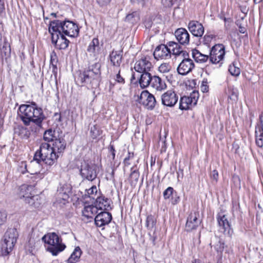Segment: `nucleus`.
Here are the masks:
<instances>
[{
  "label": "nucleus",
  "instance_id": "c85d7f7f",
  "mask_svg": "<svg viewBox=\"0 0 263 263\" xmlns=\"http://www.w3.org/2000/svg\"><path fill=\"white\" fill-rule=\"evenodd\" d=\"M82 251L79 247H77L67 261V263H77L79 261Z\"/></svg>",
  "mask_w": 263,
  "mask_h": 263
},
{
  "label": "nucleus",
  "instance_id": "c756f323",
  "mask_svg": "<svg viewBox=\"0 0 263 263\" xmlns=\"http://www.w3.org/2000/svg\"><path fill=\"white\" fill-rule=\"evenodd\" d=\"M168 46L171 49V53L176 55H179L181 54H183V55L185 54V52L182 51L181 49L180 46L175 42H169L168 43Z\"/></svg>",
  "mask_w": 263,
  "mask_h": 263
},
{
  "label": "nucleus",
  "instance_id": "8fccbe9b",
  "mask_svg": "<svg viewBox=\"0 0 263 263\" xmlns=\"http://www.w3.org/2000/svg\"><path fill=\"white\" fill-rule=\"evenodd\" d=\"M98 4L101 6H105L108 4L110 0H97Z\"/></svg>",
  "mask_w": 263,
  "mask_h": 263
},
{
  "label": "nucleus",
  "instance_id": "774afa93",
  "mask_svg": "<svg viewBox=\"0 0 263 263\" xmlns=\"http://www.w3.org/2000/svg\"><path fill=\"white\" fill-rule=\"evenodd\" d=\"M2 41V35L0 34V43Z\"/></svg>",
  "mask_w": 263,
  "mask_h": 263
},
{
  "label": "nucleus",
  "instance_id": "9d476101",
  "mask_svg": "<svg viewBox=\"0 0 263 263\" xmlns=\"http://www.w3.org/2000/svg\"><path fill=\"white\" fill-rule=\"evenodd\" d=\"M199 98L198 91H193L189 96H184L181 98L179 101V109L181 110H187L194 106Z\"/></svg>",
  "mask_w": 263,
  "mask_h": 263
},
{
  "label": "nucleus",
  "instance_id": "a211bd4d",
  "mask_svg": "<svg viewBox=\"0 0 263 263\" xmlns=\"http://www.w3.org/2000/svg\"><path fill=\"white\" fill-rule=\"evenodd\" d=\"M174 35L178 42L181 45H187L190 42V34L187 30L183 28L177 29Z\"/></svg>",
  "mask_w": 263,
  "mask_h": 263
},
{
  "label": "nucleus",
  "instance_id": "f03ea898",
  "mask_svg": "<svg viewBox=\"0 0 263 263\" xmlns=\"http://www.w3.org/2000/svg\"><path fill=\"white\" fill-rule=\"evenodd\" d=\"M19 110L20 118L25 125L34 124L38 127H41L44 117L42 109L35 103L21 105Z\"/></svg>",
  "mask_w": 263,
  "mask_h": 263
},
{
  "label": "nucleus",
  "instance_id": "72a5a7b5",
  "mask_svg": "<svg viewBox=\"0 0 263 263\" xmlns=\"http://www.w3.org/2000/svg\"><path fill=\"white\" fill-rule=\"evenodd\" d=\"M43 138L47 142L53 141L57 139L55 135V131L51 129H49L45 131L44 134Z\"/></svg>",
  "mask_w": 263,
  "mask_h": 263
},
{
  "label": "nucleus",
  "instance_id": "13d9d810",
  "mask_svg": "<svg viewBox=\"0 0 263 263\" xmlns=\"http://www.w3.org/2000/svg\"><path fill=\"white\" fill-rule=\"evenodd\" d=\"M111 151H112L111 155H112V159H114L115 157V151L112 146H111Z\"/></svg>",
  "mask_w": 263,
  "mask_h": 263
},
{
  "label": "nucleus",
  "instance_id": "20e7f679",
  "mask_svg": "<svg viewBox=\"0 0 263 263\" xmlns=\"http://www.w3.org/2000/svg\"><path fill=\"white\" fill-rule=\"evenodd\" d=\"M42 240L45 243L48 245L46 250L51 253L53 256H57L66 247L62 242V238L54 232L45 234L42 238Z\"/></svg>",
  "mask_w": 263,
  "mask_h": 263
},
{
  "label": "nucleus",
  "instance_id": "4d7b16f0",
  "mask_svg": "<svg viewBox=\"0 0 263 263\" xmlns=\"http://www.w3.org/2000/svg\"><path fill=\"white\" fill-rule=\"evenodd\" d=\"M246 31V29L244 27H239V32L241 33H245Z\"/></svg>",
  "mask_w": 263,
  "mask_h": 263
},
{
  "label": "nucleus",
  "instance_id": "aec40b11",
  "mask_svg": "<svg viewBox=\"0 0 263 263\" xmlns=\"http://www.w3.org/2000/svg\"><path fill=\"white\" fill-rule=\"evenodd\" d=\"M190 31L194 36L201 37L204 33V28L202 25L197 21H191L188 25Z\"/></svg>",
  "mask_w": 263,
  "mask_h": 263
},
{
  "label": "nucleus",
  "instance_id": "f257e3e1",
  "mask_svg": "<svg viewBox=\"0 0 263 263\" xmlns=\"http://www.w3.org/2000/svg\"><path fill=\"white\" fill-rule=\"evenodd\" d=\"M100 67V64L96 63L89 66L87 70L78 72L74 77L76 83L79 85L85 86L88 89L97 87L101 74Z\"/></svg>",
  "mask_w": 263,
  "mask_h": 263
},
{
  "label": "nucleus",
  "instance_id": "c9c22d12",
  "mask_svg": "<svg viewBox=\"0 0 263 263\" xmlns=\"http://www.w3.org/2000/svg\"><path fill=\"white\" fill-rule=\"evenodd\" d=\"M229 71L234 76H238L240 73V68L236 66V63H233L229 66Z\"/></svg>",
  "mask_w": 263,
  "mask_h": 263
},
{
  "label": "nucleus",
  "instance_id": "4be33fe9",
  "mask_svg": "<svg viewBox=\"0 0 263 263\" xmlns=\"http://www.w3.org/2000/svg\"><path fill=\"white\" fill-rule=\"evenodd\" d=\"M100 48L98 39L94 38L90 43L87 50L90 57L97 59L99 53Z\"/></svg>",
  "mask_w": 263,
  "mask_h": 263
},
{
  "label": "nucleus",
  "instance_id": "0e129e2a",
  "mask_svg": "<svg viewBox=\"0 0 263 263\" xmlns=\"http://www.w3.org/2000/svg\"><path fill=\"white\" fill-rule=\"evenodd\" d=\"M57 15V14L55 13H50V16L55 17Z\"/></svg>",
  "mask_w": 263,
  "mask_h": 263
},
{
  "label": "nucleus",
  "instance_id": "052dcab7",
  "mask_svg": "<svg viewBox=\"0 0 263 263\" xmlns=\"http://www.w3.org/2000/svg\"><path fill=\"white\" fill-rule=\"evenodd\" d=\"M192 263H200V262L198 260L194 259L192 261Z\"/></svg>",
  "mask_w": 263,
  "mask_h": 263
},
{
  "label": "nucleus",
  "instance_id": "dca6fc26",
  "mask_svg": "<svg viewBox=\"0 0 263 263\" xmlns=\"http://www.w3.org/2000/svg\"><path fill=\"white\" fill-rule=\"evenodd\" d=\"M199 214L197 212H191L187 218L185 230L190 232L196 229L200 224L201 221L198 219Z\"/></svg>",
  "mask_w": 263,
  "mask_h": 263
},
{
  "label": "nucleus",
  "instance_id": "b1692460",
  "mask_svg": "<svg viewBox=\"0 0 263 263\" xmlns=\"http://www.w3.org/2000/svg\"><path fill=\"white\" fill-rule=\"evenodd\" d=\"M260 124L256 127V143L260 147L263 146V118H260Z\"/></svg>",
  "mask_w": 263,
  "mask_h": 263
},
{
  "label": "nucleus",
  "instance_id": "6e6d98bb",
  "mask_svg": "<svg viewBox=\"0 0 263 263\" xmlns=\"http://www.w3.org/2000/svg\"><path fill=\"white\" fill-rule=\"evenodd\" d=\"M20 58L21 60L22 63H23L24 60L25 59V54L23 52H22L20 55Z\"/></svg>",
  "mask_w": 263,
  "mask_h": 263
},
{
  "label": "nucleus",
  "instance_id": "bf43d9fd",
  "mask_svg": "<svg viewBox=\"0 0 263 263\" xmlns=\"http://www.w3.org/2000/svg\"><path fill=\"white\" fill-rule=\"evenodd\" d=\"M40 198H39V199L37 201L36 200H30L31 202H39L40 203V205L41 204V202L40 201Z\"/></svg>",
  "mask_w": 263,
  "mask_h": 263
},
{
  "label": "nucleus",
  "instance_id": "09e8293b",
  "mask_svg": "<svg viewBox=\"0 0 263 263\" xmlns=\"http://www.w3.org/2000/svg\"><path fill=\"white\" fill-rule=\"evenodd\" d=\"M97 192V189L96 185L92 186L87 191V194L90 196Z\"/></svg>",
  "mask_w": 263,
  "mask_h": 263
},
{
  "label": "nucleus",
  "instance_id": "7ed1b4c3",
  "mask_svg": "<svg viewBox=\"0 0 263 263\" xmlns=\"http://www.w3.org/2000/svg\"><path fill=\"white\" fill-rule=\"evenodd\" d=\"M59 157V155L51 148L48 142H43L41 144L40 149L34 154V160L36 161V165L40 167V161H44L48 165H52L57 161Z\"/></svg>",
  "mask_w": 263,
  "mask_h": 263
},
{
  "label": "nucleus",
  "instance_id": "69168bd1",
  "mask_svg": "<svg viewBox=\"0 0 263 263\" xmlns=\"http://www.w3.org/2000/svg\"><path fill=\"white\" fill-rule=\"evenodd\" d=\"M173 4L171 2H170L169 3L167 4V6H172Z\"/></svg>",
  "mask_w": 263,
  "mask_h": 263
},
{
  "label": "nucleus",
  "instance_id": "9b49d317",
  "mask_svg": "<svg viewBox=\"0 0 263 263\" xmlns=\"http://www.w3.org/2000/svg\"><path fill=\"white\" fill-rule=\"evenodd\" d=\"M219 230L229 237H232L233 230L226 215L219 214L217 217Z\"/></svg>",
  "mask_w": 263,
  "mask_h": 263
},
{
  "label": "nucleus",
  "instance_id": "0eeeda50",
  "mask_svg": "<svg viewBox=\"0 0 263 263\" xmlns=\"http://www.w3.org/2000/svg\"><path fill=\"white\" fill-rule=\"evenodd\" d=\"M19 196L21 198H24L25 201L31 206L34 208H39L40 203L39 202H31V200H38L40 197L34 195L33 187L31 185H23L20 188Z\"/></svg>",
  "mask_w": 263,
  "mask_h": 263
},
{
  "label": "nucleus",
  "instance_id": "39448f33",
  "mask_svg": "<svg viewBox=\"0 0 263 263\" xmlns=\"http://www.w3.org/2000/svg\"><path fill=\"white\" fill-rule=\"evenodd\" d=\"M51 28L54 30H61L64 35L75 37L79 34L78 26L69 21L62 22L59 20L51 21Z\"/></svg>",
  "mask_w": 263,
  "mask_h": 263
},
{
  "label": "nucleus",
  "instance_id": "bb28decb",
  "mask_svg": "<svg viewBox=\"0 0 263 263\" xmlns=\"http://www.w3.org/2000/svg\"><path fill=\"white\" fill-rule=\"evenodd\" d=\"M66 147V143L63 139H55L53 141L52 146H51V148L57 152L59 155L60 154L64 151Z\"/></svg>",
  "mask_w": 263,
  "mask_h": 263
},
{
  "label": "nucleus",
  "instance_id": "37998d69",
  "mask_svg": "<svg viewBox=\"0 0 263 263\" xmlns=\"http://www.w3.org/2000/svg\"><path fill=\"white\" fill-rule=\"evenodd\" d=\"M208 81L206 79H204L200 86V89L203 92H206L209 90V86L208 85Z\"/></svg>",
  "mask_w": 263,
  "mask_h": 263
},
{
  "label": "nucleus",
  "instance_id": "1a4fd4ad",
  "mask_svg": "<svg viewBox=\"0 0 263 263\" xmlns=\"http://www.w3.org/2000/svg\"><path fill=\"white\" fill-rule=\"evenodd\" d=\"M225 53V47L223 45H215L211 49L209 56L210 62L215 64L219 63L224 59Z\"/></svg>",
  "mask_w": 263,
  "mask_h": 263
},
{
  "label": "nucleus",
  "instance_id": "6ab92c4d",
  "mask_svg": "<svg viewBox=\"0 0 263 263\" xmlns=\"http://www.w3.org/2000/svg\"><path fill=\"white\" fill-rule=\"evenodd\" d=\"M112 219L111 215L107 212H102L98 214L95 218L96 224L101 227L105 224H108Z\"/></svg>",
  "mask_w": 263,
  "mask_h": 263
},
{
  "label": "nucleus",
  "instance_id": "603ef678",
  "mask_svg": "<svg viewBox=\"0 0 263 263\" xmlns=\"http://www.w3.org/2000/svg\"><path fill=\"white\" fill-rule=\"evenodd\" d=\"M134 157V154L133 153H128V156L126 157L125 159H124V162L125 163V164H127V165H128L129 163L127 162V161L131 158H133Z\"/></svg>",
  "mask_w": 263,
  "mask_h": 263
},
{
  "label": "nucleus",
  "instance_id": "a18cd8bd",
  "mask_svg": "<svg viewBox=\"0 0 263 263\" xmlns=\"http://www.w3.org/2000/svg\"><path fill=\"white\" fill-rule=\"evenodd\" d=\"M238 91L236 88H232L229 89V97L231 99H235L238 97Z\"/></svg>",
  "mask_w": 263,
  "mask_h": 263
},
{
  "label": "nucleus",
  "instance_id": "f704fd0d",
  "mask_svg": "<svg viewBox=\"0 0 263 263\" xmlns=\"http://www.w3.org/2000/svg\"><path fill=\"white\" fill-rule=\"evenodd\" d=\"M69 43V41L66 39L64 35H61V37L55 46L60 49H64L68 47Z\"/></svg>",
  "mask_w": 263,
  "mask_h": 263
},
{
  "label": "nucleus",
  "instance_id": "5701e85b",
  "mask_svg": "<svg viewBox=\"0 0 263 263\" xmlns=\"http://www.w3.org/2000/svg\"><path fill=\"white\" fill-rule=\"evenodd\" d=\"M150 86L156 91H162L166 88L165 81L157 76L153 77Z\"/></svg>",
  "mask_w": 263,
  "mask_h": 263
},
{
  "label": "nucleus",
  "instance_id": "2eb2a0df",
  "mask_svg": "<svg viewBox=\"0 0 263 263\" xmlns=\"http://www.w3.org/2000/svg\"><path fill=\"white\" fill-rule=\"evenodd\" d=\"M154 58L157 60L168 59L171 58V49L167 45L161 44L157 46L154 52Z\"/></svg>",
  "mask_w": 263,
  "mask_h": 263
},
{
  "label": "nucleus",
  "instance_id": "680f3d73",
  "mask_svg": "<svg viewBox=\"0 0 263 263\" xmlns=\"http://www.w3.org/2000/svg\"><path fill=\"white\" fill-rule=\"evenodd\" d=\"M234 179L235 180H237L239 182L240 181V179H239V178L238 177V176H235L234 177Z\"/></svg>",
  "mask_w": 263,
  "mask_h": 263
},
{
  "label": "nucleus",
  "instance_id": "49530a36",
  "mask_svg": "<svg viewBox=\"0 0 263 263\" xmlns=\"http://www.w3.org/2000/svg\"><path fill=\"white\" fill-rule=\"evenodd\" d=\"M120 70H118V73L116 74L115 77V80L117 82L120 84H124L125 83L124 79L121 76L120 74Z\"/></svg>",
  "mask_w": 263,
  "mask_h": 263
},
{
  "label": "nucleus",
  "instance_id": "473e14b6",
  "mask_svg": "<svg viewBox=\"0 0 263 263\" xmlns=\"http://www.w3.org/2000/svg\"><path fill=\"white\" fill-rule=\"evenodd\" d=\"M29 170L27 169V164L25 162H22L20 164V166L19 167V171L22 174H25L26 172H28L30 173L31 175H33L34 177L36 178V176H38L37 171H34L30 169V166L29 167Z\"/></svg>",
  "mask_w": 263,
  "mask_h": 263
},
{
  "label": "nucleus",
  "instance_id": "79ce46f5",
  "mask_svg": "<svg viewBox=\"0 0 263 263\" xmlns=\"http://www.w3.org/2000/svg\"><path fill=\"white\" fill-rule=\"evenodd\" d=\"M155 224V222L152 216H148L146 219V226L149 229H152Z\"/></svg>",
  "mask_w": 263,
  "mask_h": 263
},
{
  "label": "nucleus",
  "instance_id": "58836bf2",
  "mask_svg": "<svg viewBox=\"0 0 263 263\" xmlns=\"http://www.w3.org/2000/svg\"><path fill=\"white\" fill-rule=\"evenodd\" d=\"M131 171L132 172L130 175V180L132 182H137L139 177V173L136 170H133V168H132Z\"/></svg>",
  "mask_w": 263,
  "mask_h": 263
},
{
  "label": "nucleus",
  "instance_id": "393cba45",
  "mask_svg": "<svg viewBox=\"0 0 263 263\" xmlns=\"http://www.w3.org/2000/svg\"><path fill=\"white\" fill-rule=\"evenodd\" d=\"M98 212V208L93 205L85 206L82 211V215L87 219H92Z\"/></svg>",
  "mask_w": 263,
  "mask_h": 263
},
{
  "label": "nucleus",
  "instance_id": "f3484780",
  "mask_svg": "<svg viewBox=\"0 0 263 263\" xmlns=\"http://www.w3.org/2000/svg\"><path fill=\"white\" fill-rule=\"evenodd\" d=\"M194 66V63L191 59L185 58L178 65L177 71L180 74L185 75L192 71Z\"/></svg>",
  "mask_w": 263,
  "mask_h": 263
},
{
  "label": "nucleus",
  "instance_id": "de8ad7c7",
  "mask_svg": "<svg viewBox=\"0 0 263 263\" xmlns=\"http://www.w3.org/2000/svg\"><path fill=\"white\" fill-rule=\"evenodd\" d=\"M211 178L215 180L216 182L217 181L218 178V173L217 170H213L211 174Z\"/></svg>",
  "mask_w": 263,
  "mask_h": 263
},
{
  "label": "nucleus",
  "instance_id": "c03bdc74",
  "mask_svg": "<svg viewBox=\"0 0 263 263\" xmlns=\"http://www.w3.org/2000/svg\"><path fill=\"white\" fill-rule=\"evenodd\" d=\"M90 133L91 134V136L93 139L97 138L100 135V132L97 129L96 126H93L91 128Z\"/></svg>",
  "mask_w": 263,
  "mask_h": 263
},
{
  "label": "nucleus",
  "instance_id": "4c0bfd02",
  "mask_svg": "<svg viewBox=\"0 0 263 263\" xmlns=\"http://www.w3.org/2000/svg\"><path fill=\"white\" fill-rule=\"evenodd\" d=\"M138 19V16H137V13L136 12L128 14L125 18L126 21L130 22L132 23H134Z\"/></svg>",
  "mask_w": 263,
  "mask_h": 263
},
{
  "label": "nucleus",
  "instance_id": "e433bc0d",
  "mask_svg": "<svg viewBox=\"0 0 263 263\" xmlns=\"http://www.w3.org/2000/svg\"><path fill=\"white\" fill-rule=\"evenodd\" d=\"M171 69V65L167 63L161 64L158 67V71L163 73H167L170 71Z\"/></svg>",
  "mask_w": 263,
  "mask_h": 263
},
{
  "label": "nucleus",
  "instance_id": "2f4dec72",
  "mask_svg": "<svg viewBox=\"0 0 263 263\" xmlns=\"http://www.w3.org/2000/svg\"><path fill=\"white\" fill-rule=\"evenodd\" d=\"M110 59L112 65L116 67H119L121 62L122 54L118 51L112 52L110 54Z\"/></svg>",
  "mask_w": 263,
  "mask_h": 263
},
{
  "label": "nucleus",
  "instance_id": "5fc2aeb1",
  "mask_svg": "<svg viewBox=\"0 0 263 263\" xmlns=\"http://www.w3.org/2000/svg\"><path fill=\"white\" fill-rule=\"evenodd\" d=\"M132 2L134 4H141L143 6L145 3L144 0H131Z\"/></svg>",
  "mask_w": 263,
  "mask_h": 263
},
{
  "label": "nucleus",
  "instance_id": "a878e982",
  "mask_svg": "<svg viewBox=\"0 0 263 263\" xmlns=\"http://www.w3.org/2000/svg\"><path fill=\"white\" fill-rule=\"evenodd\" d=\"M139 80V83L142 88H145L151 85L153 77L148 72H142Z\"/></svg>",
  "mask_w": 263,
  "mask_h": 263
},
{
  "label": "nucleus",
  "instance_id": "412c9836",
  "mask_svg": "<svg viewBox=\"0 0 263 263\" xmlns=\"http://www.w3.org/2000/svg\"><path fill=\"white\" fill-rule=\"evenodd\" d=\"M0 54L3 60H5L6 62L11 57V47L7 39L5 37L2 44L0 43Z\"/></svg>",
  "mask_w": 263,
  "mask_h": 263
},
{
  "label": "nucleus",
  "instance_id": "864d4df0",
  "mask_svg": "<svg viewBox=\"0 0 263 263\" xmlns=\"http://www.w3.org/2000/svg\"><path fill=\"white\" fill-rule=\"evenodd\" d=\"M213 36L212 35H205L204 36V40L205 42V43H208L209 42H210L211 40L212 39Z\"/></svg>",
  "mask_w": 263,
  "mask_h": 263
},
{
  "label": "nucleus",
  "instance_id": "3c124183",
  "mask_svg": "<svg viewBox=\"0 0 263 263\" xmlns=\"http://www.w3.org/2000/svg\"><path fill=\"white\" fill-rule=\"evenodd\" d=\"M102 200L105 202V204L104 205V210H107V208L109 206V205L108 204L107 207L106 208L107 204V202L108 199H106L105 200H104V199H103V198H102L101 197L97 198V201L99 202V203H101Z\"/></svg>",
  "mask_w": 263,
  "mask_h": 263
},
{
  "label": "nucleus",
  "instance_id": "a19ab883",
  "mask_svg": "<svg viewBox=\"0 0 263 263\" xmlns=\"http://www.w3.org/2000/svg\"><path fill=\"white\" fill-rule=\"evenodd\" d=\"M173 188L172 187H168L163 192V197L165 199H169L172 195L173 192Z\"/></svg>",
  "mask_w": 263,
  "mask_h": 263
},
{
  "label": "nucleus",
  "instance_id": "e2e57ef3",
  "mask_svg": "<svg viewBox=\"0 0 263 263\" xmlns=\"http://www.w3.org/2000/svg\"><path fill=\"white\" fill-rule=\"evenodd\" d=\"M54 57H55V55H54ZM54 60L53 56L52 55H51V62L52 63V64H53V61Z\"/></svg>",
  "mask_w": 263,
  "mask_h": 263
},
{
  "label": "nucleus",
  "instance_id": "ea45409f",
  "mask_svg": "<svg viewBox=\"0 0 263 263\" xmlns=\"http://www.w3.org/2000/svg\"><path fill=\"white\" fill-rule=\"evenodd\" d=\"M59 201L60 203L63 204H65L66 202L67 201V200L69 198V196L67 194L65 193H59Z\"/></svg>",
  "mask_w": 263,
  "mask_h": 263
},
{
  "label": "nucleus",
  "instance_id": "cd10ccee",
  "mask_svg": "<svg viewBox=\"0 0 263 263\" xmlns=\"http://www.w3.org/2000/svg\"><path fill=\"white\" fill-rule=\"evenodd\" d=\"M192 57L197 62L204 63L209 58V55L201 53L199 50L194 49L192 50Z\"/></svg>",
  "mask_w": 263,
  "mask_h": 263
},
{
  "label": "nucleus",
  "instance_id": "7c9ffc66",
  "mask_svg": "<svg viewBox=\"0 0 263 263\" xmlns=\"http://www.w3.org/2000/svg\"><path fill=\"white\" fill-rule=\"evenodd\" d=\"M49 31L51 35L52 43L54 45H55L57 44V42L59 41L60 37H61V35H64L61 30H54L51 28V21L50 23Z\"/></svg>",
  "mask_w": 263,
  "mask_h": 263
},
{
  "label": "nucleus",
  "instance_id": "f8f14e48",
  "mask_svg": "<svg viewBox=\"0 0 263 263\" xmlns=\"http://www.w3.org/2000/svg\"><path fill=\"white\" fill-rule=\"evenodd\" d=\"M149 57H142L134 65L135 70L140 73L149 71L153 67Z\"/></svg>",
  "mask_w": 263,
  "mask_h": 263
},
{
  "label": "nucleus",
  "instance_id": "423d86ee",
  "mask_svg": "<svg viewBox=\"0 0 263 263\" xmlns=\"http://www.w3.org/2000/svg\"><path fill=\"white\" fill-rule=\"evenodd\" d=\"M18 236V232L14 228L9 229L6 231L2 243V253L3 256H7L12 251Z\"/></svg>",
  "mask_w": 263,
  "mask_h": 263
},
{
  "label": "nucleus",
  "instance_id": "6e6552de",
  "mask_svg": "<svg viewBox=\"0 0 263 263\" xmlns=\"http://www.w3.org/2000/svg\"><path fill=\"white\" fill-rule=\"evenodd\" d=\"M99 170L98 165L84 162L81 166L80 175L83 179L92 181L97 178Z\"/></svg>",
  "mask_w": 263,
  "mask_h": 263
},
{
  "label": "nucleus",
  "instance_id": "ddd939ff",
  "mask_svg": "<svg viewBox=\"0 0 263 263\" xmlns=\"http://www.w3.org/2000/svg\"><path fill=\"white\" fill-rule=\"evenodd\" d=\"M139 101L149 109H152L156 104L155 98L147 90H144L141 93Z\"/></svg>",
  "mask_w": 263,
  "mask_h": 263
},
{
  "label": "nucleus",
  "instance_id": "4468645a",
  "mask_svg": "<svg viewBox=\"0 0 263 263\" xmlns=\"http://www.w3.org/2000/svg\"><path fill=\"white\" fill-rule=\"evenodd\" d=\"M178 100V97L176 92L172 90H168L161 96V102L163 105L168 106H174Z\"/></svg>",
  "mask_w": 263,
  "mask_h": 263
},
{
  "label": "nucleus",
  "instance_id": "338daca9",
  "mask_svg": "<svg viewBox=\"0 0 263 263\" xmlns=\"http://www.w3.org/2000/svg\"><path fill=\"white\" fill-rule=\"evenodd\" d=\"M34 163L33 162H31V164H30V165H33L34 164Z\"/></svg>",
  "mask_w": 263,
  "mask_h": 263
}]
</instances>
